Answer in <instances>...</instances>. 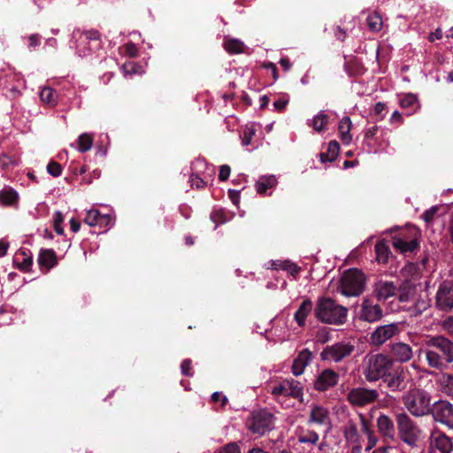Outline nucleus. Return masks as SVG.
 <instances>
[{
	"label": "nucleus",
	"mask_w": 453,
	"mask_h": 453,
	"mask_svg": "<svg viewBox=\"0 0 453 453\" xmlns=\"http://www.w3.org/2000/svg\"><path fill=\"white\" fill-rule=\"evenodd\" d=\"M282 270L289 273L291 275H296L299 273L300 268L294 263L285 260L284 266L282 267Z\"/></svg>",
	"instance_id": "13d9d810"
},
{
	"label": "nucleus",
	"mask_w": 453,
	"mask_h": 453,
	"mask_svg": "<svg viewBox=\"0 0 453 453\" xmlns=\"http://www.w3.org/2000/svg\"><path fill=\"white\" fill-rule=\"evenodd\" d=\"M405 409L414 417H424L430 414L432 396L423 388H410L402 396Z\"/></svg>",
	"instance_id": "f03ea898"
},
{
	"label": "nucleus",
	"mask_w": 453,
	"mask_h": 453,
	"mask_svg": "<svg viewBox=\"0 0 453 453\" xmlns=\"http://www.w3.org/2000/svg\"><path fill=\"white\" fill-rule=\"evenodd\" d=\"M211 399L213 402H221L222 405H225L227 402V398L225 395H222L219 392H215L211 395Z\"/></svg>",
	"instance_id": "338daca9"
},
{
	"label": "nucleus",
	"mask_w": 453,
	"mask_h": 453,
	"mask_svg": "<svg viewBox=\"0 0 453 453\" xmlns=\"http://www.w3.org/2000/svg\"><path fill=\"white\" fill-rule=\"evenodd\" d=\"M355 349V346L349 342H340L326 346L321 352L323 361L339 363L349 357Z\"/></svg>",
	"instance_id": "6e6552de"
},
{
	"label": "nucleus",
	"mask_w": 453,
	"mask_h": 453,
	"mask_svg": "<svg viewBox=\"0 0 453 453\" xmlns=\"http://www.w3.org/2000/svg\"><path fill=\"white\" fill-rule=\"evenodd\" d=\"M342 434L346 444L350 448V453H362L363 438L355 421L349 419L343 426Z\"/></svg>",
	"instance_id": "ddd939ff"
},
{
	"label": "nucleus",
	"mask_w": 453,
	"mask_h": 453,
	"mask_svg": "<svg viewBox=\"0 0 453 453\" xmlns=\"http://www.w3.org/2000/svg\"><path fill=\"white\" fill-rule=\"evenodd\" d=\"M225 50L230 54H240L244 50V43L238 39H227L224 42Z\"/></svg>",
	"instance_id": "4c0bfd02"
},
{
	"label": "nucleus",
	"mask_w": 453,
	"mask_h": 453,
	"mask_svg": "<svg viewBox=\"0 0 453 453\" xmlns=\"http://www.w3.org/2000/svg\"><path fill=\"white\" fill-rule=\"evenodd\" d=\"M418 103V98L413 94L403 95L400 100V105L403 108H411Z\"/></svg>",
	"instance_id": "09e8293b"
},
{
	"label": "nucleus",
	"mask_w": 453,
	"mask_h": 453,
	"mask_svg": "<svg viewBox=\"0 0 453 453\" xmlns=\"http://www.w3.org/2000/svg\"><path fill=\"white\" fill-rule=\"evenodd\" d=\"M367 26L372 32H379L382 28V18L378 12H372L367 16Z\"/></svg>",
	"instance_id": "58836bf2"
},
{
	"label": "nucleus",
	"mask_w": 453,
	"mask_h": 453,
	"mask_svg": "<svg viewBox=\"0 0 453 453\" xmlns=\"http://www.w3.org/2000/svg\"><path fill=\"white\" fill-rule=\"evenodd\" d=\"M16 267L25 273L30 272L33 265V256L29 250L20 249L14 256Z\"/></svg>",
	"instance_id": "4be33fe9"
},
{
	"label": "nucleus",
	"mask_w": 453,
	"mask_h": 453,
	"mask_svg": "<svg viewBox=\"0 0 453 453\" xmlns=\"http://www.w3.org/2000/svg\"><path fill=\"white\" fill-rule=\"evenodd\" d=\"M319 435L313 430H302L298 435V442L305 444H317Z\"/></svg>",
	"instance_id": "e433bc0d"
},
{
	"label": "nucleus",
	"mask_w": 453,
	"mask_h": 453,
	"mask_svg": "<svg viewBox=\"0 0 453 453\" xmlns=\"http://www.w3.org/2000/svg\"><path fill=\"white\" fill-rule=\"evenodd\" d=\"M19 200L18 192L11 187H4L0 190V203L4 206H12Z\"/></svg>",
	"instance_id": "7c9ffc66"
},
{
	"label": "nucleus",
	"mask_w": 453,
	"mask_h": 453,
	"mask_svg": "<svg viewBox=\"0 0 453 453\" xmlns=\"http://www.w3.org/2000/svg\"><path fill=\"white\" fill-rule=\"evenodd\" d=\"M58 263L57 255L51 249L41 250L38 256V264L42 271L47 273Z\"/></svg>",
	"instance_id": "b1692460"
},
{
	"label": "nucleus",
	"mask_w": 453,
	"mask_h": 453,
	"mask_svg": "<svg viewBox=\"0 0 453 453\" xmlns=\"http://www.w3.org/2000/svg\"><path fill=\"white\" fill-rule=\"evenodd\" d=\"M392 447L385 445L375 449L372 453H391Z\"/></svg>",
	"instance_id": "774afa93"
},
{
	"label": "nucleus",
	"mask_w": 453,
	"mask_h": 453,
	"mask_svg": "<svg viewBox=\"0 0 453 453\" xmlns=\"http://www.w3.org/2000/svg\"><path fill=\"white\" fill-rule=\"evenodd\" d=\"M375 252H376L377 260L379 263L385 264L388 262V257L390 254V250L385 242L380 241V242H377V244L375 246Z\"/></svg>",
	"instance_id": "ea45409f"
},
{
	"label": "nucleus",
	"mask_w": 453,
	"mask_h": 453,
	"mask_svg": "<svg viewBox=\"0 0 453 453\" xmlns=\"http://www.w3.org/2000/svg\"><path fill=\"white\" fill-rule=\"evenodd\" d=\"M308 424H314L318 426H327L330 424V412L329 410L319 404H311Z\"/></svg>",
	"instance_id": "aec40b11"
},
{
	"label": "nucleus",
	"mask_w": 453,
	"mask_h": 453,
	"mask_svg": "<svg viewBox=\"0 0 453 453\" xmlns=\"http://www.w3.org/2000/svg\"><path fill=\"white\" fill-rule=\"evenodd\" d=\"M340 145L336 141H331L327 146L326 153L320 154V159L322 162L333 161L336 158L339 154Z\"/></svg>",
	"instance_id": "c9c22d12"
},
{
	"label": "nucleus",
	"mask_w": 453,
	"mask_h": 453,
	"mask_svg": "<svg viewBox=\"0 0 453 453\" xmlns=\"http://www.w3.org/2000/svg\"><path fill=\"white\" fill-rule=\"evenodd\" d=\"M430 306V300L426 293L418 295L413 301L411 314L414 316L421 314Z\"/></svg>",
	"instance_id": "2f4dec72"
},
{
	"label": "nucleus",
	"mask_w": 453,
	"mask_h": 453,
	"mask_svg": "<svg viewBox=\"0 0 453 453\" xmlns=\"http://www.w3.org/2000/svg\"><path fill=\"white\" fill-rule=\"evenodd\" d=\"M437 212L438 206H432L428 210L425 211L421 217L426 223H430L434 220V216Z\"/></svg>",
	"instance_id": "6e6d98bb"
},
{
	"label": "nucleus",
	"mask_w": 453,
	"mask_h": 453,
	"mask_svg": "<svg viewBox=\"0 0 453 453\" xmlns=\"http://www.w3.org/2000/svg\"><path fill=\"white\" fill-rule=\"evenodd\" d=\"M348 310L330 297H320L314 307L315 317L322 323L341 325L347 318Z\"/></svg>",
	"instance_id": "7ed1b4c3"
},
{
	"label": "nucleus",
	"mask_w": 453,
	"mask_h": 453,
	"mask_svg": "<svg viewBox=\"0 0 453 453\" xmlns=\"http://www.w3.org/2000/svg\"><path fill=\"white\" fill-rule=\"evenodd\" d=\"M220 453H241L239 447L235 443L226 445Z\"/></svg>",
	"instance_id": "e2e57ef3"
},
{
	"label": "nucleus",
	"mask_w": 453,
	"mask_h": 453,
	"mask_svg": "<svg viewBox=\"0 0 453 453\" xmlns=\"http://www.w3.org/2000/svg\"><path fill=\"white\" fill-rule=\"evenodd\" d=\"M453 451V442L449 437L434 431L430 435L429 452L430 453H451Z\"/></svg>",
	"instance_id": "4468645a"
},
{
	"label": "nucleus",
	"mask_w": 453,
	"mask_h": 453,
	"mask_svg": "<svg viewBox=\"0 0 453 453\" xmlns=\"http://www.w3.org/2000/svg\"><path fill=\"white\" fill-rule=\"evenodd\" d=\"M257 129L253 124L247 125L242 134V144L248 146L251 143L253 136L256 134Z\"/></svg>",
	"instance_id": "79ce46f5"
},
{
	"label": "nucleus",
	"mask_w": 453,
	"mask_h": 453,
	"mask_svg": "<svg viewBox=\"0 0 453 453\" xmlns=\"http://www.w3.org/2000/svg\"><path fill=\"white\" fill-rule=\"evenodd\" d=\"M181 372L184 375L189 376L190 375V369H191V361L189 359H185L182 361L180 365Z\"/></svg>",
	"instance_id": "69168bd1"
},
{
	"label": "nucleus",
	"mask_w": 453,
	"mask_h": 453,
	"mask_svg": "<svg viewBox=\"0 0 453 453\" xmlns=\"http://www.w3.org/2000/svg\"><path fill=\"white\" fill-rule=\"evenodd\" d=\"M230 166H228L227 165H221L219 173V179L220 180H226L230 175Z\"/></svg>",
	"instance_id": "680f3d73"
},
{
	"label": "nucleus",
	"mask_w": 453,
	"mask_h": 453,
	"mask_svg": "<svg viewBox=\"0 0 453 453\" xmlns=\"http://www.w3.org/2000/svg\"><path fill=\"white\" fill-rule=\"evenodd\" d=\"M441 326L445 332L453 335V316L447 318Z\"/></svg>",
	"instance_id": "052dcab7"
},
{
	"label": "nucleus",
	"mask_w": 453,
	"mask_h": 453,
	"mask_svg": "<svg viewBox=\"0 0 453 453\" xmlns=\"http://www.w3.org/2000/svg\"><path fill=\"white\" fill-rule=\"evenodd\" d=\"M278 183L277 178L274 175L261 176L256 182L255 188L258 194L264 195L268 189L276 187Z\"/></svg>",
	"instance_id": "c85d7f7f"
},
{
	"label": "nucleus",
	"mask_w": 453,
	"mask_h": 453,
	"mask_svg": "<svg viewBox=\"0 0 453 453\" xmlns=\"http://www.w3.org/2000/svg\"><path fill=\"white\" fill-rule=\"evenodd\" d=\"M313 309V303L310 299H305L302 302L298 309L294 314V319L300 327L306 324V319Z\"/></svg>",
	"instance_id": "cd10ccee"
},
{
	"label": "nucleus",
	"mask_w": 453,
	"mask_h": 453,
	"mask_svg": "<svg viewBox=\"0 0 453 453\" xmlns=\"http://www.w3.org/2000/svg\"><path fill=\"white\" fill-rule=\"evenodd\" d=\"M247 427L258 435H264L273 428V416L265 410L254 411L247 420Z\"/></svg>",
	"instance_id": "0eeeda50"
},
{
	"label": "nucleus",
	"mask_w": 453,
	"mask_h": 453,
	"mask_svg": "<svg viewBox=\"0 0 453 453\" xmlns=\"http://www.w3.org/2000/svg\"><path fill=\"white\" fill-rule=\"evenodd\" d=\"M189 181L193 188H202L205 186V181L200 178L197 174L192 173L189 178Z\"/></svg>",
	"instance_id": "4d7b16f0"
},
{
	"label": "nucleus",
	"mask_w": 453,
	"mask_h": 453,
	"mask_svg": "<svg viewBox=\"0 0 453 453\" xmlns=\"http://www.w3.org/2000/svg\"><path fill=\"white\" fill-rule=\"evenodd\" d=\"M393 365V361L383 354L366 355L362 362V372L365 380L374 382L388 375Z\"/></svg>",
	"instance_id": "20e7f679"
},
{
	"label": "nucleus",
	"mask_w": 453,
	"mask_h": 453,
	"mask_svg": "<svg viewBox=\"0 0 453 453\" xmlns=\"http://www.w3.org/2000/svg\"><path fill=\"white\" fill-rule=\"evenodd\" d=\"M339 379V373L332 369H325L318 375L314 388L320 392L326 391L334 387L338 383Z\"/></svg>",
	"instance_id": "f3484780"
},
{
	"label": "nucleus",
	"mask_w": 453,
	"mask_h": 453,
	"mask_svg": "<svg viewBox=\"0 0 453 453\" xmlns=\"http://www.w3.org/2000/svg\"><path fill=\"white\" fill-rule=\"evenodd\" d=\"M78 40L81 43L94 42L96 46H98L100 44L101 36L97 30L91 29L81 32Z\"/></svg>",
	"instance_id": "f704fd0d"
},
{
	"label": "nucleus",
	"mask_w": 453,
	"mask_h": 453,
	"mask_svg": "<svg viewBox=\"0 0 453 453\" xmlns=\"http://www.w3.org/2000/svg\"><path fill=\"white\" fill-rule=\"evenodd\" d=\"M94 137L91 134L83 133L78 138V150L86 152L89 150L93 145Z\"/></svg>",
	"instance_id": "a19ab883"
},
{
	"label": "nucleus",
	"mask_w": 453,
	"mask_h": 453,
	"mask_svg": "<svg viewBox=\"0 0 453 453\" xmlns=\"http://www.w3.org/2000/svg\"><path fill=\"white\" fill-rule=\"evenodd\" d=\"M288 396L297 398L303 395V388L298 381L295 380H288Z\"/></svg>",
	"instance_id": "37998d69"
},
{
	"label": "nucleus",
	"mask_w": 453,
	"mask_h": 453,
	"mask_svg": "<svg viewBox=\"0 0 453 453\" xmlns=\"http://www.w3.org/2000/svg\"><path fill=\"white\" fill-rule=\"evenodd\" d=\"M430 414L434 420L449 429H453V404L441 400L433 403Z\"/></svg>",
	"instance_id": "9b49d317"
},
{
	"label": "nucleus",
	"mask_w": 453,
	"mask_h": 453,
	"mask_svg": "<svg viewBox=\"0 0 453 453\" xmlns=\"http://www.w3.org/2000/svg\"><path fill=\"white\" fill-rule=\"evenodd\" d=\"M376 426L384 441H394L395 440V424L389 416L380 414L376 419Z\"/></svg>",
	"instance_id": "6ab92c4d"
},
{
	"label": "nucleus",
	"mask_w": 453,
	"mask_h": 453,
	"mask_svg": "<svg viewBox=\"0 0 453 453\" xmlns=\"http://www.w3.org/2000/svg\"><path fill=\"white\" fill-rule=\"evenodd\" d=\"M393 357L400 363H406L412 358L413 351L411 347L404 342H395L391 346Z\"/></svg>",
	"instance_id": "412c9836"
},
{
	"label": "nucleus",
	"mask_w": 453,
	"mask_h": 453,
	"mask_svg": "<svg viewBox=\"0 0 453 453\" xmlns=\"http://www.w3.org/2000/svg\"><path fill=\"white\" fill-rule=\"evenodd\" d=\"M328 123V115L323 111H320L311 119L308 120V125L312 127L316 132H321L324 130Z\"/></svg>",
	"instance_id": "473e14b6"
},
{
	"label": "nucleus",
	"mask_w": 453,
	"mask_h": 453,
	"mask_svg": "<svg viewBox=\"0 0 453 453\" xmlns=\"http://www.w3.org/2000/svg\"><path fill=\"white\" fill-rule=\"evenodd\" d=\"M211 219L216 223V226H215V228H216L219 224L226 221L225 211L223 210H216V211H212L211 214Z\"/></svg>",
	"instance_id": "3c124183"
},
{
	"label": "nucleus",
	"mask_w": 453,
	"mask_h": 453,
	"mask_svg": "<svg viewBox=\"0 0 453 453\" xmlns=\"http://www.w3.org/2000/svg\"><path fill=\"white\" fill-rule=\"evenodd\" d=\"M398 332L397 324L392 323L377 327L371 335V341L374 345H382L391 339Z\"/></svg>",
	"instance_id": "a211bd4d"
},
{
	"label": "nucleus",
	"mask_w": 453,
	"mask_h": 453,
	"mask_svg": "<svg viewBox=\"0 0 453 453\" xmlns=\"http://www.w3.org/2000/svg\"><path fill=\"white\" fill-rule=\"evenodd\" d=\"M397 288L392 281L380 280L374 285V293L378 300H386L395 296Z\"/></svg>",
	"instance_id": "5701e85b"
},
{
	"label": "nucleus",
	"mask_w": 453,
	"mask_h": 453,
	"mask_svg": "<svg viewBox=\"0 0 453 453\" xmlns=\"http://www.w3.org/2000/svg\"><path fill=\"white\" fill-rule=\"evenodd\" d=\"M393 247L402 253L411 252L418 248V242L415 238L409 239L404 234L393 237Z\"/></svg>",
	"instance_id": "393cba45"
},
{
	"label": "nucleus",
	"mask_w": 453,
	"mask_h": 453,
	"mask_svg": "<svg viewBox=\"0 0 453 453\" xmlns=\"http://www.w3.org/2000/svg\"><path fill=\"white\" fill-rule=\"evenodd\" d=\"M429 366L442 369L453 361V343L443 336L429 338L425 342Z\"/></svg>",
	"instance_id": "f257e3e1"
},
{
	"label": "nucleus",
	"mask_w": 453,
	"mask_h": 453,
	"mask_svg": "<svg viewBox=\"0 0 453 453\" xmlns=\"http://www.w3.org/2000/svg\"><path fill=\"white\" fill-rule=\"evenodd\" d=\"M352 123L349 117H343L338 125L339 134L342 142L344 144H349L352 141V135L350 134Z\"/></svg>",
	"instance_id": "c756f323"
},
{
	"label": "nucleus",
	"mask_w": 453,
	"mask_h": 453,
	"mask_svg": "<svg viewBox=\"0 0 453 453\" xmlns=\"http://www.w3.org/2000/svg\"><path fill=\"white\" fill-rule=\"evenodd\" d=\"M84 222L90 226H98L108 229L113 225V217L111 214H102L96 209H90L86 211Z\"/></svg>",
	"instance_id": "dca6fc26"
},
{
	"label": "nucleus",
	"mask_w": 453,
	"mask_h": 453,
	"mask_svg": "<svg viewBox=\"0 0 453 453\" xmlns=\"http://www.w3.org/2000/svg\"><path fill=\"white\" fill-rule=\"evenodd\" d=\"M48 173L53 177H58L62 173L61 165L57 162H50L47 165Z\"/></svg>",
	"instance_id": "5fc2aeb1"
},
{
	"label": "nucleus",
	"mask_w": 453,
	"mask_h": 453,
	"mask_svg": "<svg viewBox=\"0 0 453 453\" xmlns=\"http://www.w3.org/2000/svg\"><path fill=\"white\" fill-rule=\"evenodd\" d=\"M288 104V98H280L273 103V106L276 110L282 111L285 109V107L287 106Z\"/></svg>",
	"instance_id": "0e129e2a"
},
{
	"label": "nucleus",
	"mask_w": 453,
	"mask_h": 453,
	"mask_svg": "<svg viewBox=\"0 0 453 453\" xmlns=\"http://www.w3.org/2000/svg\"><path fill=\"white\" fill-rule=\"evenodd\" d=\"M365 286V274L361 271L353 268L342 274L338 290L345 296H357L364 292Z\"/></svg>",
	"instance_id": "423d86ee"
},
{
	"label": "nucleus",
	"mask_w": 453,
	"mask_h": 453,
	"mask_svg": "<svg viewBox=\"0 0 453 453\" xmlns=\"http://www.w3.org/2000/svg\"><path fill=\"white\" fill-rule=\"evenodd\" d=\"M40 98L42 102L49 107H54L57 105L58 95L56 91L50 87H45L41 90Z\"/></svg>",
	"instance_id": "72a5a7b5"
},
{
	"label": "nucleus",
	"mask_w": 453,
	"mask_h": 453,
	"mask_svg": "<svg viewBox=\"0 0 453 453\" xmlns=\"http://www.w3.org/2000/svg\"><path fill=\"white\" fill-rule=\"evenodd\" d=\"M19 165V159L9 156L7 154H2L0 156V165L3 169H8L10 167Z\"/></svg>",
	"instance_id": "a18cd8bd"
},
{
	"label": "nucleus",
	"mask_w": 453,
	"mask_h": 453,
	"mask_svg": "<svg viewBox=\"0 0 453 453\" xmlns=\"http://www.w3.org/2000/svg\"><path fill=\"white\" fill-rule=\"evenodd\" d=\"M311 360V352L307 349H303L293 362V373L296 376L301 375L304 372L305 367L310 364Z\"/></svg>",
	"instance_id": "bb28decb"
},
{
	"label": "nucleus",
	"mask_w": 453,
	"mask_h": 453,
	"mask_svg": "<svg viewBox=\"0 0 453 453\" xmlns=\"http://www.w3.org/2000/svg\"><path fill=\"white\" fill-rule=\"evenodd\" d=\"M125 53L131 58H134L138 54V49L134 43L128 42L125 45Z\"/></svg>",
	"instance_id": "bf43d9fd"
},
{
	"label": "nucleus",
	"mask_w": 453,
	"mask_h": 453,
	"mask_svg": "<svg viewBox=\"0 0 453 453\" xmlns=\"http://www.w3.org/2000/svg\"><path fill=\"white\" fill-rule=\"evenodd\" d=\"M383 316L380 306L374 303L371 299L365 297L363 299L359 311V319L370 323L380 320Z\"/></svg>",
	"instance_id": "2eb2a0df"
},
{
	"label": "nucleus",
	"mask_w": 453,
	"mask_h": 453,
	"mask_svg": "<svg viewBox=\"0 0 453 453\" xmlns=\"http://www.w3.org/2000/svg\"><path fill=\"white\" fill-rule=\"evenodd\" d=\"M64 221V215L60 211H55L53 215L54 230L59 235L64 234L62 223Z\"/></svg>",
	"instance_id": "de8ad7c7"
},
{
	"label": "nucleus",
	"mask_w": 453,
	"mask_h": 453,
	"mask_svg": "<svg viewBox=\"0 0 453 453\" xmlns=\"http://www.w3.org/2000/svg\"><path fill=\"white\" fill-rule=\"evenodd\" d=\"M435 307L445 312L453 310V280H444L437 289Z\"/></svg>",
	"instance_id": "f8f14e48"
},
{
	"label": "nucleus",
	"mask_w": 453,
	"mask_h": 453,
	"mask_svg": "<svg viewBox=\"0 0 453 453\" xmlns=\"http://www.w3.org/2000/svg\"><path fill=\"white\" fill-rule=\"evenodd\" d=\"M379 392L376 389L357 387L351 388L347 394L348 402L357 407H364L377 401Z\"/></svg>",
	"instance_id": "9d476101"
},
{
	"label": "nucleus",
	"mask_w": 453,
	"mask_h": 453,
	"mask_svg": "<svg viewBox=\"0 0 453 453\" xmlns=\"http://www.w3.org/2000/svg\"><path fill=\"white\" fill-rule=\"evenodd\" d=\"M383 381L392 392H403L409 385L411 386L413 379L407 367H399L393 373H388Z\"/></svg>",
	"instance_id": "1a4fd4ad"
},
{
	"label": "nucleus",
	"mask_w": 453,
	"mask_h": 453,
	"mask_svg": "<svg viewBox=\"0 0 453 453\" xmlns=\"http://www.w3.org/2000/svg\"><path fill=\"white\" fill-rule=\"evenodd\" d=\"M122 70L125 76H131L133 74L141 73V66L134 62H127L122 65Z\"/></svg>",
	"instance_id": "49530a36"
},
{
	"label": "nucleus",
	"mask_w": 453,
	"mask_h": 453,
	"mask_svg": "<svg viewBox=\"0 0 453 453\" xmlns=\"http://www.w3.org/2000/svg\"><path fill=\"white\" fill-rule=\"evenodd\" d=\"M358 418L360 420L361 431L365 435L374 432L372 428L371 421L367 419L363 413H359Z\"/></svg>",
	"instance_id": "8fccbe9b"
},
{
	"label": "nucleus",
	"mask_w": 453,
	"mask_h": 453,
	"mask_svg": "<svg viewBox=\"0 0 453 453\" xmlns=\"http://www.w3.org/2000/svg\"><path fill=\"white\" fill-rule=\"evenodd\" d=\"M367 438V444L365 448V451L369 452L371 451L378 443L379 438L375 434V432L370 433L365 435Z\"/></svg>",
	"instance_id": "864d4df0"
},
{
	"label": "nucleus",
	"mask_w": 453,
	"mask_h": 453,
	"mask_svg": "<svg viewBox=\"0 0 453 453\" xmlns=\"http://www.w3.org/2000/svg\"><path fill=\"white\" fill-rule=\"evenodd\" d=\"M398 436L403 442L414 448L421 441L422 430L405 412L395 417Z\"/></svg>",
	"instance_id": "39448f33"
},
{
	"label": "nucleus",
	"mask_w": 453,
	"mask_h": 453,
	"mask_svg": "<svg viewBox=\"0 0 453 453\" xmlns=\"http://www.w3.org/2000/svg\"><path fill=\"white\" fill-rule=\"evenodd\" d=\"M288 380H285L272 388V394L276 396H288Z\"/></svg>",
	"instance_id": "c03bdc74"
},
{
	"label": "nucleus",
	"mask_w": 453,
	"mask_h": 453,
	"mask_svg": "<svg viewBox=\"0 0 453 453\" xmlns=\"http://www.w3.org/2000/svg\"><path fill=\"white\" fill-rule=\"evenodd\" d=\"M417 286L411 280H405L399 288V301L401 303L413 302L418 296Z\"/></svg>",
	"instance_id": "a878e982"
},
{
	"label": "nucleus",
	"mask_w": 453,
	"mask_h": 453,
	"mask_svg": "<svg viewBox=\"0 0 453 453\" xmlns=\"http://www.w3.org/2000/svg\"><path fill=\"white\" fill-rule=\"evenodd\" d=\"M367 438V444L365 448V451L369 452L371 451L378 443L379 438L375 434V432L370 433L365 435Z\"/></svg>",
	"instance_id": "603ef678"
}]
</instances>
